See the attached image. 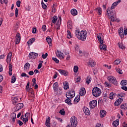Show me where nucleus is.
<instances>
[{
  "label": "nucleus",
  "instance_id": "obj_35",
  "mask_svg": "<svg viewBox=\"0 0 127 127\" xmlns=\"http://www.w3.org/2000/svg\"><path fill=\"white\" fill-rule=\"evenodd\" d=\"M100 49H102L103 50L106 51L107 50V46L104 45V44H102L100 45Z\"/></svg>",
  "mask_w": 127,
  "mask_h": 127
},
{
  "label": "nucleus",
  "instance_id": "obj_17",
  "mask_svg": "<svg viewBox=\"0 0 127 127\" xmlns=\"http://www.w3.org/2000/svg\"><path fill=\"white\" fill-rule=\"evenodd\" d=\"M83 111L85 113V115H86V116H90V115L91 114L90 110L87 107H85L83 109Z\"/></svg>",
  "mask_w": 127,
  "mask_h": 127
},
{
  "label": "nucleus",
  "instance_id": "obj_13",
  "mask_svg": "<svg viewBox=\"0 0 127 127\" xmlns=\"http://www.w3.org/2000/svg\"><path fill=\"white\" fill-rule=\"evenodd\" d=\"M95 65L96 63H95L93 60L90 59L88 62V66H89V67H95Z\"/></svg>",
  "mask_w": 127,
  "mask_h": 127
},
{
  "label": "nucleus",
  "instance_id": "obj_63",
  "mask_svg": "<svg viewBox=\"0 0 127 127\" xmlns=\"http://www.w3.org/2000/svg\"><path fill=\"white\" fill-rule=\"evenodd\" d=\"M42 29L43 31H46V25H43L42 27Z\"/></svg>",
  "mask_w": 127,
  "mask_h": 127
},
{
  "label": "nucleus",
  "instance_id": "obj_59",
  "mask_svg": "<svg viewBox=\"0 0 127 127\" xmlns=\"http://www.w3.org/2000/svg\"><path fill=\"white\" fill-rule=\"evenodd\" d=\"M75 81L77 83H79V82L81 81V78L80 77V76H77Z\"/></svg>",
  "mask_w": 127,
  "mask_h": 127
},
{
  "label": "nucleus",
  "instance_id": "obj_3",
  "mask_svg": "<svg viewBox=\"0 0 127 127\" xmlns=\"http://www.w3.org/2000/svg\"><path fill=\"white\" fill-rule=\"evenodd\" d=\"M80 36H78L79 40H82V41H85L86 38H87V31L85 30H82L80 33Z\"/></svg>",
  "mask_w": 127,
  "mask_h": 127
},
{
  "label": "nucleus",
  "instance_id": "obj_12",
  "mask_svg": "<svg viewBox=\"0 0 127 127\" xmlns=\"http://www.w3.org/2000/svg\"><path fill=\"white\" fill-rule=\"evenodd\" d=\"M56 56L59 57V58H62V59H64V54L61 52L57 51L56 53Z\"/></svg>",
  "mask_w": 127,
  "mask_h": 127
},
{
  "label": "nucleus",
  "instance_id": "obj_7",
  "mask_svg": "<svg viewBox=\"0 0 127 127\" xmlns=\"http://www.w3.org/2000/svg\"><path fill=\"white\" fill-rule=\"evenodd\" d=\"M66 97H69L68 98H74L75 97V91L73 90H70L68 94H66Z\"/></svg>",
  "mask_w": 127,
  "mask_h": 127
},
{
  "label": "nucleus",
  "instance_id": "obj_14",
  "mask_svg": "<svg viewBox=\"0 0 127 127\" xmlns=\"http://www.w3.org/2000/svg\"><path fill=\"white\" fill-rule=\"evenodd\" d=\"M120 2H121V0H119L117 1L114 2L111 6V9H115V8L116 7V6H117V5L119 4V3H120Z\"/></svg>",
  "mask_w": 127,
  "mask_h": 127
},
{
  "label": "nucleus",
  "instance_id": "obj_47",
  "mask_svg": "<svg viewBox=\"0 0 127 127\" xmlns=\"http://www.w3.org/2000/svg\"><path fill=\"white\" fill-rule=\"evenodd\" d=\"M79 70V67L77 65H75L73 68V71L74 73H77Z\"/></svg>",
  "mask_w": 127,
  "mask_h": 127
},
{
  "label": "nucleus",
  "instance_id": "obj_19",
  "mask_svg": "<svg viewBox=\"0 0 127 127\" xmlns=\"http://www.w3.org/2000/svg\"><path fill=\"white\" fill-rule=\"evenodd\" d=\"M53 87L55 92L58 91V87H59V85H58V82H55V83H54Z\"/></svg>",
  "mask_w": 127,
  "mask_h": 127
},
{
  "label": "nucleus",
  "instance_id": "obj_48",
  "mask_svg": "<svg viewBox=\"0 0 127 127\" xmlns=\"http://www.w3.org/2000/svg\"><path fill=\"white\" fill-rule=\"evenodd\" d=\"M118 97H121V98H125L126 97V94L121 93L118 94Z\"/></svg>",
  "mask_w": 127,
  "mask_h": 127
},
{
  "label": "nucleus",
  "instance_id": "obj_55",
  "mask_svg": "<svg viewBox=\"0 0 127 127\" xmlns=\"http://www.w3.org/2000/svg\"><path fill=\"white\" fill-rule=\"evenodd\" d=\"M118 46L120 48H121V49H125V46H123V44H121V43H119Z\"/></svg>",
  "mask_w": 127,
  "mask_h": 127
},
{
  "label": "nucleus",
  "instance_id": "obj_61",
  "mask_svg": "<svg viewBox=\"0 0 127 127\" xmlns=\"http://www.w3.org/2000/svg\"><path fill=\"white\" fill-rule=\"evenodd\" d=\"M74 101H76L77 103L80 101V96L76 97L74 99Z\"/></svg>",
  "mask_w": 127,
  "mask_h": 127
},
{
  "label": "nucleus",
  "instance_id": "obj_28",
  "mask_svg": "<svg viewBox=\"0 0 127 127\" xmlns=\"http://www.w3.org/2000/svg\"><path fill=\"white\" fill-rule=\"evenodd\" d=\"M119 33L121 37H124V29L122 28L119 29Z\"/></svg>",
  "mask_w": 127,
  "mask_h": 127
},
{
  "label": "nucleus",
  "instance_id": "obj_25",
  "mask_svg": "<svg viewBox=\"0 0 127 127\" xmlns=\"http://www.w3.org/2000/svg\"><path fill=\"white\" fill-rule=\"evenodd\" d=\"M64 84V90H68L69 89V83L67 81H65L63 83Z\"/></svg>",
  "mask_w": 127,
  "mask_h": 127
},
{
  "label": "nucleus",
  "instance_id": "obj_31",
  "mask_svg": "<svg viewBox=\"0 0 127 127\" xmlns=\"http://www.w3.org/2000/svg\"><path fill=\"white\" fill-rule=\"evenodd\" d=\"M12 103L13 104V105H16V104H17L18 103V98L17 97H14L13 99H12Z\"/></svg>",
  "mask_w": 127,
  "mask_h": 127
},
{
  "label": "nucleus",
  "instance_id": "obj_24",
  "mask_svg": "<svg viewBox=\"0 0 127 127\" xmlns=\"http://www.w3.org/2000/svg\"><path fill=\"white\" fill-rule=\"evenodd\" d=\"M70 12L72 14V15H73V16H75L78 14V11L76 9H72L71 10Z\"/></svg>",
  "mask_w": 127,
  "mask_h": 127
},
{
  "label": "nucleus",
  "instance_id": "obj_5",
  "mask_svg": "<svg viewBox=\"0 0 127 127\" xmlns=\"http://www.w3.org/2000/svg\"><path fill=\"white\" fill-rule=\"evenodd\" d=\"M89 107L90 109H95L97 107V100H93L89 102Z\"/></svg>",
  "mask_w": 127,
  "mask_h": 127
},
{
  "label": "nucleus",
  "instance_id": "obj_58",
  "mask_svg": "<svg viewBox=\"0 0 127 127\" xmlns=\"http://www.w3.org/2000/svg\"><path fill=\"white\" fill-rule=\"evenodd\" d=\"M52 60H54V61L55 62H56V63H59V61L58 60V59H57V58H55V57H53L52 58Z\"/></svg>",
  "mask_w": 127,
  "mask_h": 127
},
{
  "label": "nucleus",
  "instance_id": "obj_40",
  "mask_svg": "<svg viewBox=\"0 0 127 127\" xmlns=\"http://www.w3.org/2000/svg\"><path fill=\"white\" fill-rule=\"evenodd\" d=\"M29 67H30V64L28 63H26L24 65V70H27Z\"/></svg>",
  "mask_w": 127,
  "mask_h": 127
},
{
  "label": "nucleus",
  "instance_id": "obj_15",
  "mask_svg": "<svg viewBox=\"0 0 127 127\" xmlns=\"http://www.w3.org/2000/svg\"><path fill=\"white\" fill-rule=\"evenodd\" d=\"M34 93L33 92H31L30 93H29V99L30 101H32V102H33V101H34Z\"/></svg>",
  "mask_w": 127,
  "mask_h": 127
},
{
  "label": "nucleus",
  "instance_id": "obj_20",
  "mask_svg": "<svg viewBox=\"0 0 127 127\" xmlns=\"http://www.w3.org/2000/svg\"><path fill=\"white\" fill-rule=\"evenodd\" d=\"M50 120L51 118L49 117H48V119H46L45 125L47 127H50Z\"/></svg>",
  "mask_w": 127,
  "mask_h": 127
},
{
  "label": "nucleus",
  "instance_id": "obj_56",
  "mask_svg": "<svg viewBox=\"0 0 127 127\" xmlns=\"http://www.w3.org/2000/svg\"><path fill=\"white\" fill-rule=\"evenodd\" d=\"M20 3H21V2L20 1V0L17 1L16 4L17 6H18V7H20Z\"/></svg>",
  "mask_w": 127,
  "mask_h": 127
},
{
  "label": "nucleus",
  "instance_id": "obj_64",
  "mask_svg": "<svg viewBox=\"0 0 127 127\" xmlns=\"http://www.w3.org/2000/svg\"><path fill=\"white\" fill-rule=\"evenodd\" d=\"M121 89H122V90H124V91H127V87L126 85H123V86L121 87Z\"/></svg>",
  "mask_w": 127,
  "mask_h": 127
},
{
  "label": "nucleus",
  "instance_id": "obj_6",
  "mask_svg": "<svg viewBox=\"0 0 127 127\" xmlns=\"http://www.w3.org/2000/svg\"><path fill=\"white\" fill-rule=\"evenodd\" d=\"M23 108V103H19L17 104L16 106L14 108V112H17L19 111V110H21Z\"/></svg>",
  "mask_w": 127,
  "mask_h": 127
},
{
  "label": "nucleus",
  "instance_id": "obj_21",
  "mask_svg": "<svg viewBox=\"0 0 127 127\" xmlns=\"http://www.w3.org/2000/svg\"><path fill=\"white\" fill-rule=\"evenodd\" d=\"M120 124V120L117 119L115 121L113 122L112 125L114 127H117Z\"/></svg>",
  "mask_w": 127,
  "mask_h": 127
},
{
  "label": "nucleus",
  "instance_id": "obj_46",
  "mask_svg": "<svg viewBox=\"0 0 127 127\" xmlns=\"http://www.w3.org/2000/svg\"><path fill=\"white\" fill-rule=\"evenodd\" d=\"M67 38H68V39H70V38H72V36L71 35V32H70V31L69 30H67Z\"/></svg>",
  "mask_w": 127,
  "mask_h": 127
},
{
  "label": "nucleus",
  "instance_id": "obj_52",
  "mask_svg": "<svg viewBox=\"0 0 127 127\" xmlns=\"http://www.w3.org/2000/svg\"><path fill=\"white\" fill-rule=\"evenodd\" d=\"M120 63H121V61L119 59L116 60L114 62V64H116V65H119Z\"/></svg>",
  "mask_w": 127,
  "mask_h": 127
},
{
  "label": "nucleus",
  "instance_id": "obj_44",
  "mask_svg": "<svg viewBox=\"0 0 127 127\" xmlns=\"http://www.w3.org/2000/svg\"><path fill=\"white\" fill-rule=\"evenodd\" d=\"M62 21V19L61 18V16H59V19H58L57 25H58V26H60V24H61Z\"/></svg>",
  "mask_w": 127,
  "mask_h": 127
},
{
  "label": "nucleus",
  "instance_id": "obj_50",
  "mask_svg": "<svg viewBox=\"0 0 127 127\" xmlns=\"http://www.w3.org/2000/svg\"><path fill=\"white\" fill-rule=\"evenodd\" d=\"M22 121L24 123L25 125H26V123L28 122V118L27 117H25V118L23 119Z\"/></svg>",
  "mask_w": 127,
  "mask_h": 127
},
{
  "label": "nucleus",
  "instance_id": "obj_30",
  "mask_svg": "<svg viewBox=\"0 0 127 127\" xmlns=\"http://www.w3.org/2000/svg\"><path fill=\"white\" fill-rule=\"evenodd\" d=\"M12 65L9 64V75L11 76L12 75Z\"/></svg>",
  "mask_w": 127,
  "mask_h": 127
},
{
  "label": "nucleus",
  "instance_id": "obj_57",
  "mask_svg": "<svg viewBox=\"0 0 127 127\" xmlns=\"http://www.w3.org/2000/svg\"><path fill=\"white\" fill-rule=\"evenodd\" d=\"M15 14L16 17H17L18 15V9L17 8H16L15 10Z\"/></svg>",
  "mask_w": 127,
  "mask_h": 127
},
{
  "label": "nucleus",
  "instance_id": "obj_45",
  "mask_svg": "<svg viewBox=\"0 0 127 127\" xmlns=\"http://www.w3.org/2000/svg\"><path fill=\"white\" fill-rule=\"evenodd\" d=\"M105 86L107 87V88H111L112 87V85L107 81L105 82Z\"/></svg>",
  "mask_w": 127,
  "mask_h": 127
},
{
  "label": "nucleus",
  "instance_id": "obj_8",
  "mask_svg": "<svg viewBox=\"0 0 127 127\" xmlns=\"http://www.w3.org/2000/svg\"><path fill=\"white\" fill-rule=\"evenodd\" d=\"M29 57L30 59H35L38 57V54L36 53H30L29 54Z\"/></svg>",
  "mask_w": 127,
  "mask_h": 127
},
{
  "label": "nucleus",
  "instance_id": "obj_62",
  "mask_svg": "<svg viewBox=\"0 0 127 127\" xmlns=\"http://www.w3.org/2000/svg\"><path fill=\"white\" fill-rule=\"evenodd\" d=\"M123 98H119L118 99L117 102H119V104H122L123 102Z\"/></svg>",
  "mask_w": 127,
  "mask_h": 127
},
{
  "label": "nucleus",
  "instance_id": "obj_41",
  "mask_svg": "<svg viewBox=\"0 0 127 127\" xmlns=\"http://www.w3.org/2000/svg\"><path fill=\"white\" fill-rule=\"evenodd\" d=\"M121 108L122 110H127V104H122L121 106Z\"/></svg>",
  "mask_w": 127,
  "mask_h": 127
},
{
  "label": "nucleus",
  "instance_id": "obj_29",
  "mask_svg": "<svg viewBox=\"0 0 127 127\" xmlns=\"http://www.w3.org/2000/svg\"><path fill=\"white\" fill-rule=\"evenodd\" d=\"M106 111L102 110L100 111V116L101 118H104V117H106Z\"/></svg>",
  "mask_w": 127,
  "mask_h": 127
},
{
  "label": "nucleus",
  "instance_id": "obj_42",
  "mask_svg": "<svg viewBox=\"0 0 127 127\" xmlns=\"http://www.w3.org/2000/svg\"><path fill=\"white\" fill-rule=\"evenodd\" d=\"M57 19H58V17L57 16H54L53 19L52 20L53 23H56V21H57Z\"/></svg>",
  "mask_w": 127,
  "mask_h": 127
},
{
  "label": "nucleus",
  "instance_id": "obj_53",
  "mask_svg": "<svg viewBox=\"0 0 127 127\" xmlns=\"http://www.w3.org/2000/svg\"><path fill=\"white\" fill-rule=\"evenodd\" d=\"M40 63L39 64L37 69H40L42 67V63H43V61H40Z\"/></svg>",
  "mask_w": 127,
  "mask_h": 127
},
{
  "label": "nucleus",
  "instance_id": "obj_49",
  "mask_svg": "<svg viewBox=\"0 0 127 127\" xmlns=\"http://www.w3.org/2000/svg\"><path fill=\"white\" fill-rule=\"evenodd\" d=\"M116 70L117 72L119 73V74H123V71L121 70L120 68H116Z\"/></svg>",
  "mask_w": 127,
  "mask_h": 127
},
{
  "label": "nucleus",
  "instance_id": "obj_10",
  "mask_svg": "<svg viewBox=\"0 0 127 127\" xmlns=\"http://www.w3.org/2000/svg\"><path fill=\"white\" fill-rule=\"evenodd\" d=\"M12 56V53L11 52H9L8 54L7 59H6V62L7 63H10V62L11 61V57Z\"/></svg>",
  "mask_w": 127,
  "mask_h": 127
},
{
  "label": "nucleus",
  "instance_id": "obj_38",
  "mask_svg": "<svg viewBox=\"0 0 127 127\" xmlns=\"http://www.w3.org/2000/svg\"><path fill=\"white\" fill-rule=\"evenodd\" d=\"M116 77L113 76H108V81L111 83V82L114 80V79H115Z\"/></svg>",
  "mask_w": 127,
  "mask_h": 127
},
{
  "label": "nucleus",
  "instance_id": "obj_60",
  "mask_svg": "<svg viewBox=\"0 0 127 127\" xmlns=\"http://www.w3.org/2000/svg\"><path fill=\"white\" fill-rule=\"evenodd\" d=\"M60 113L62 116H64L65 115V111H64V110H60Z\"/></svg>",
  "mask_w": 127,
  "mask_h": 127
},
{
  "label": "nucleus",
  "instance_id": "obj_16",
  "mask_svg": "<svg viewBox=\"0 0 127 127\" xmlns=\"http://www.w3.org/2000/svg\"><path fill=\"white\" fill-rule=\"evenodd\" d=\"M79 93L80 96H83L86 94V90L85 88H81L80 89Z\"/></svg>",
  "mask_w": 127,
  "mask_h": 127
},
{
  "label": "nucleus",
  "instance_id": "obj_18",
  "mask_svg": "<svg viewBox=\"0 0 127 127\" xmlns=\"http://www.w3.org/2000/svg\"><path fill=\"white\" fill-rule=\"evenodd\" d=\"M10 119H11L12 122H15V119H16V114L14 113H12L10 116Z\"/></svg>",
  "mask_w": 127,
  "mask_h": 127
},
{
  "label": "nucleus",
  "instance_id": "obj_34",
  "mask_svg": "<svg viewBox=\"0 0 127 127\" xmlns=\"http://www.w3.org/2000/svg\"><path fill=\"white\" fill-rule=\"evenodd\" d=\"M35 41V38H32L30 39L28 42H27V44H28V45H31V44H32V43H33V42H34Z\"/></svg>",
  "mask_w": 127,
  "mask_h": 127
},
{
  "label": "nucleus",
  "instance_id": "obj_37",
  "mask_svg": "<svg viewBox=\"0 0 127 127\" xmlns=\"http://www.w3.org/2000/svg\"><path fill=\"white\" fill-rule=\"evenodd\" d=\"M15 81H16V78L14 76V74H13L12 76L11 79V84H13V83H15Z\"/></svg>",
  "mask_w": 127,
  "mask_h": 127
},
{
  "label": "nucleus",
  "instance_id": "obj_32",
  "mask_svg": "<svg viewBox=\"0 0 127 127\" xmlns=\"http://www.w3.org/2000/svg\"><path fill=\"white\" fill-rule=\"evenodd\" d=\"M80 33H81V32H80V31H79L78 30H75V36L76 37H77V38H78V39H80V38L78 37V36H81V35H80Z\"/></svg>",
  "mask_w": 127,
  "mask_h": 127
},
{
  "label": "nucleus",
  "instance_id": "obj_33",
  "mask_svg": "<svg viewBox=\"0 0 127 127\" xmlns=\"http://www.w3.org/2000/svg\"><path fill=\"white\" fill-rule=\"evenodd\" d=\"M91 81H92V78H91V76H88L85 80V82L87 85H89L90 83H91Z\"/></svg>",
  "mask_w": 127,
  "mask_h": 127
},
{
  "label": "nucleus",
  "instance_id": "obj_54",
  "mask_svg": "<svg viewBox=\"0 0 127 127\" xmlns=\"http://www.w3.org/2000/svg\"><path fill=\"white\" fill-rule=\"evenodd\" d=\"M41 3H42V6L43 8H44V9H46V8L47 7V5H46V4H45L44 2H43V1H42Z\"/></svg>",
  "mask_w": 127,
  "mask_h": 127
},
{
  "label": "nucleus",
  "instance_id": "obj_36",
  "mask_svg": "<svg viewBox=\"0 0 127 127\" xmlns=\"http://www.w3.org/2000/svg\"><path fill=\"white\" fill-rule=\"evenodd\" d=\"M112 84H113V85H115V86H118V84L119 83L118 82V81L117 80V78L116 77L114 79V80L111 82Z\"/></svg>",
  "mask_w": 127,
  "mask_h": 127
},
{
  "label": "nucleus",
  "instance_id": "obj_9",
  "mask_svg": "<svg viewBox=\"0 0 127 127\" xmlns=\"http://www.w3.org/2000/svg\"><path fill=\"white\" fill-rule=\"evenodd\" d=\"M15 39H16L15 42V44H18L19 42H20V39H21V37H20V33H17L16 35Z\"/></svg>",
  "mask_w": 127,
  "mask_h": 127
},
{
  "label": "nucleus",
  "instance_id": "obj_39",
  "mask_svg": "<svg viewBox=\"0 0 127 127\" xmlns=\"http://www.w3.org/2000/svg\"><path fill=\"white\" fill-rule=\"evenodd\" d=\"M127 80H123L121 82V85H122V86H127Z\"/></svg>",
  "mask_w": 127,
  "mask_h": 127
},
{
  "label": "nucleus",
  "instance_id": "obj_27",
  "mask_svg": "<svg viewBox=\"0 0 127 127\" xmlns=\"http://www.w3.org/2000/svg\"><path fill=\"white\" fill-rule=\"evenodd\" d=\"M59 72L62 75H64V76H66L67 75V72L63 69H59Z\"/></svg>",
  "mask_w": 127,
  "mask_h": 127
},
{
  "label": "nucleus",
  "instance_id": "obj_4",
  "mask_svg": "<svg viewBox=\"0 0 127 127\" xmlns=\"http://www.w3.org/2000/svg\"><path fill=\"white\" fill-rule=\"evenodd\" d=\"M70 127H76L78 125V122L77 121V118L76 117L73 116L70 118Z\"/></svg>",
  "mask_w": 127,
  "mask_h": 127
},
{
  "label": "nucleus",
  "instance_id": "obj_22",
  "mask_svg": "<svg viewBox=\"0 0 127 127\" xmlns=\"http://www.w3.org/2000/svg\"><path fill=\"white\" fill-rule=\"evenodd\" d=\"M67 99H65V102L66 104H68L69 106L72 105V103H71V99L72 98H69V96H66Z\"/></svg>",
  "mask_w": 127,
  "mask_h": 127
},
{
  "label": "nucleus",
  "instance_id": "obj_1",
  "mask_svg": "<svg viewBox=\"0 0 127 127\" xmlns=\"http://www.w3.org/2000/svg\"><path fill=\"white\" fill-rule=\"evenodd\" d=\"M107 15L112 21H117V20H118L116 15V11L113 10L112 8L109 10V11H107Z\"/></svg>",
  "mask_w": 127,
  "mask_h": 127
},
{
  "label": "nucleus",
  "instance_id": "obj_51",
  "mask_svg": "<svg viewBox=\"0 0 127 127\" xmlns=\"http://www.w3.org/2000/svg\"><path fill=\"white\" fill-rule=\"evenodd\" d=\"M47 56H48V54L46 53L45 55L43 54L42 55V58H43V59H46V58H47Z\"/></svg>",
  "mask_w": 127,
  "mask_h": 127
},
{
  "label": "nucleus",
  "instance_id": "obj_43",
  "mask_svg": "<svg viewBox=\"0 0 127 127\" xmlns=\"http://www.w3.org/2000/svg\"><path fill=\"white\" fill-rule=\"evenodd\" d=\"M96 11H97V12L98 13V14L99 15L102 14V8H97L96 9Z\"/></svg>",
  "mask_w": 127,
  "mask_h": 127
},
{
  "label": "nucleus",
  "instance_id": "obj_23",
  "mask_svg": "<svg viewBox=\"0 0 127 127\" xmlns=\"http://www.w3.org/2000/svg\"><path fill=\"white\" fill-rule=\"evenodd\" d=\"M46 41L50 46H51V45H52V39H51V38H50V37H47Z\"/></svg>",
  "mask_w": 127,
  "mask_h": 127
},
{
  "label": "nucleus",
  "instance_id": "obj_2",
  "mask_svg": "<svg viewBox=\"0 0 127 127\" xmlns=\"http://www.w3.org/2000/svg\"><path fill=\"white\" fill-rule=\"evenodd\" d=\"M102 94V91L101 89L98 87H94L92 89V95L94 97H99L101 96Z\"/></svg>",
  "mask_w": 127,
  "mask_h": 127
},
{
  "label": "nucleus",
  "instance_id": "obj_11",
  "mask_svg": "<svg viewBox=\"0 0 127 127\" xmlns=\"http://www.w3.org/2000/svg\"><path fill=\"white\" fill-rule=\"evenodd\" d=\"M102 33H100L98 35H97V38L99 42L100 45L103 44L104 41H103V39H102Z\"/></svg>",
  "mask_w": 127,
  "mask_h": 127
},
{
  "label": "nucleus",
  "instance_id": "obj_26",
  "mask_svg": "<svg viewBox=\"0 0 127 127\" xmlns=\"http://www.w3.org/2000/svg\"><path fill=\"white\" fill-rule=\"evenodd\" d=\"M116 96H117V94H116V93L112 92L110 94L109 99L113 100L116 98Z\"/></svg>",
  "mask_w": 127,
  "mask_h": 127
}]
</instances>
